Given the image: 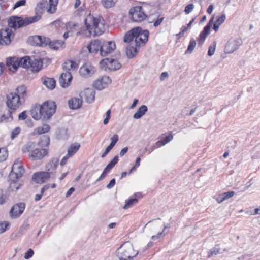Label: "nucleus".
Listing matches in <instances>:
<instances>
[{"mask_svg": "<svg viewBox=\"0 0 260 260\" xmlns=\"http://www.w3.org/2000/svg\"><path fill=\"white\" fill-rule=\"evenodd\" d=\"M147 111V107L146 105H142L134 114L133 118L135 119H138L144 115Z\"/></svg>", "mask_w": 260, "mask_h": 260, "instance_id": "c756f323", "label": "nucleus"}, {"mask_svg": "<svg viewBox=\"0 0 260 260\" xmlns=\"http://www.w3.org/2000/svg\"><path fill=\"white\" fill-rule=\"evenodd\" d=\"M111 82L109 77L103 76L96 79L93 83V87L98 90H102L106 88Z\"/></svg>", "mask_w": 260, "mask_h": 260, "instance_id": "dca6fc26", "label": "nucleus"}, {"mask_svg": "<svg viewBox=\"0 0 260 260\" xmlns=\"http://www.w3.org/2000/svg\"><path fill=\"white\" fill-rule=\"evenodd\" d=\"M118 161V157L116 156L108 164L113 167L117 163Z\"/></svg>", "mask_w": 260, "mask_h": 260, "instance_id": "13d9d810", "label": "nucleus"}, {"mask_svg": "<svg viewBox=\"0 0 260 260\" xmlns=\"http://www.w3.org/2000/svg\"><path fill=\"white\" fill-rule=\"evenodd\" d=\"M84 22L88 32H104L105 31V26L101 19L95 18L91 15H88Z\"/></svg>", "mask_w": 260, "mask_h": 260, "instance_id": "0eeeda50", "label": "nucleus"}, {"mask_svg": "<svg viewBox=\"0 0 260 260\" xmlns=\"http://www.w3.org/2000/svg\"><path fill=\"white\" fill-rule=\"evenodd\" d=\"M118 0H102V6L106 9L112 8L115 6Z\"/></svg>", "mask_w": 260, "mask_h": 260, "instance_id": "4c0bfd02", "label": "nucleus"}, {"mask_svg": "<svg viewBox=\"0 0 260 260\" xmlns=\"http://www.w3.org/2000/svg\"><path fill=\"white\" fill-rule=\"evenodd\" d=\"M111 140L112 143L116 144L118 141V136L117 134L114 135L111 138Z\"/></svg>", "mask_w": 260, "mask_h": 260, "instance_id": "0e129e2a", "label": "nucleus"}, {"mask_svg": "<svg viewBox=\"0 0 260 260\" xmlns=\"http://www.w3.org/2000/svg\"><path fill=\"white\" fill-rule=\"evenodd\" d=\"M20 132V128L16 127L11 132V138L12 139L15 138Z\"/></svg>", "mask_w": 260, "mask_h": 260, "instance_id": "3c124183", "label": "nucleus"}, {"mask_svg": "<svg viewBox=\"0 0 260 260\" xmlns=\"http://www.w3.org/2000/svg\"><path fill=\"white\" fill-rule=\"evenodd\" d=\"M23 153H28V157L31 161L42 159L47 155V152L45 149L36 148L34 142H28L22 148Z\"/></svg>", "mask_w": 260, "mask_h": 260, "instance_id": "20e7f679", "label": "nucleus"}, {"mask_svg": "<svg viewBox=\"0 0 260 260\" xmlns=\"http://www.w3.org/2000/svg\"><path fill=\"white\" fill-rule=\"evenodd\" d=\"M25 208V204L24 203H19L15 204L10 211V216L13 219L18 218L24 212Z\"/></svg>", "mask_w": 260, "mask_h": 260, "instance_id": "4468645a", "label": "nucleus"}, {"mask_svg": "<svg viewBox=\"0 0 260 260\" xmlns=\"http://www.w3.org/2000/svg\"><path fill=\"white\" fill-rule=\"evenodd\" d=\"M82 100L80 98H73L69 100L68 104L71 109H78L82 105Z\"/></svg>", "mask_w": 260, "mask_h": 260, "instance_id": "393cba45", "label": "nucleus"}, {"mask_svg": "<svg viewBox=\"0 0 260 260\" xmlns=\"http://www.w3.org/2000/svg\"><path fill=\"white\" fill-rule=\"evenodd\" d=\"M34 251L31 249H29L27 252L25 254L24 258L26 259H28L34 255Z\"/></svg>", "mask_w": 260, "mask_h": 260, "instance_id": "4d7b16f0", "label": "nucleus"}, {"mask_svg": "<svg viewBox=\"0 0 260 260\" xmlns=\"http://www.w3.org/2000/svg\"><path fill=\"white\" fill-rule=\"evenodd\" d=\"M81 94L87 103H91L94 101L95 92L92 89L87 88Z\"/></svg>", "mask_w": 260, "mask_h": 260, "instance_id": "4be33fe9", "label": "nucleus"}, {"mask_svg": "<svg viewBox=\"0 0 260 260\" xmlns=\"http://www.w3.org/2000/svg\"><path fill=\"white\" fill-rule=\"evenodd\" d=\"M14 37V34H0V45L3 46L9 45Z\"/></svg>", "mask_w": 260, "mask_h": 260, "instance_id": "5701e85b", "label": "nucleus"}, {"mask_svg": "<svg viewBox=\"0 0 260 260\" xmlns=\"http://www.w3.org/2000/svg\"><path fill=\"white\" fill-rule=\"evenodd\" d=\"M115 184V179H112L109 183L107 185V188L110 189L114 186V185Z\"/></svg>", "mask_w": 260, "mask_h": 260, "instance_id": "69168bd1", "label": "nucleus"}, {"mask_svg": "<svg viewBox=\"0 0 260 260\" xmlns=\"http://www.w3.org/2000/svg\"><path fill=\"white\" fill-rule=\"evenodd\" d=\"M31 114L32 118L36 120H38L42 117V115L39 112V108H36L31 111Z\"/></svg>", "mask_w": 260, "mask_h": 260, "instance_id": "79ce46f5", "label": "nucleus"}, {"mask_svg": "<svg viewBox=\"0 0 260 260\" xmlns=\"http://www.w3.org/2000/svg\"><path fill=\"white\" fill-rule=\"evenodd\" d=\"M112 149L110 148L109 147H107L105 151V152L102 154L101 155V157L102 158H104L105 157L107 154L110 152V151Z\"/></svg>", "mask_w": 260, "mask_h": 260, "instance_id": "774afa93", "label": "nucleus"}, {"mask_svg": "<svg viewBox=\"0 0 260 260\" xmlns=\"http://www.w3.org/2000/svg\"><path fill=\"white\" fill-rule=\"evenodd\" d=\"M56 105L54 102H45L39 107V112L44 119H48L55 113Z\"/></svg>", "mask_w": 260, "mask_h": 260, "instance_id": "1a4fd4ad", "label": "nucleus"}, {"mask_svg": "<svg viewBox=\"0 0 260 260\" xmlns=\"http://www.w3.org/2000/svg\"><path fill=\"white\" fill-rule=\"evenodd\" d=\"M8 157V152L5 148H0V162L6 159Z\"/></svg>", "mask_w": 260, "mask_h": 260, "instance_id": "a18cd8bd", "label": "nucleus"}, {"mask_svg": "<svg viewBox=\"0 0 260 260\" xmlns=\"http://www.w3.org/2000/svg\"><path fill=\"white\" fill-rule=\"evenodd\" d=\"M100 67L105 71H115L119 69L121 65L119 61L113 58H106L100 62Z\"/></svg>", "mask_w": 260, "mask_h": 260, "instance_id": "9d476101", "label": "nucleus"}, {"mask_svg": "<svg viewBox=\"0 0 260 260\" xmlns=\"http://www.w3.org/2000/svg\"><path fill=\"white\" fill-rule=\"evenodd\" d=\"M113 168V167L110 166V165L108 164L107 166L104 169L103 173L101 175V176L99 177L96 181H99L102 179H103L106 176V175L110 171V170Z\"/></svg>", "mask_w": 260, "mask_h": 260, "instance_id": "37998d69", "label": "nucleus"}, {"mask_svg": "<svg viewBox=\"0 0 260 260\" xmlns=\"http://www.w3.org/2000/svg\"><path fill=\"white\" fill-rule=\"evenodd\" d=\"M80 147V145L78 143L71 144L68 150L67 154L68 156H73L78 151Z\"/></svg>", "mask_w": 260, "mask_h": 260, "instance_id": "473e14b6", "label": "nucleus"}, {"mask_svg": "<svg viewBox=\"0 0 260 260\" xmlns=\"http://www.w3.org/2000/svg\"><path fill=\"white\" fill-rule=\"evenodd\" d=\"M58 4L57 0H49L48 2L46 0H42L38 3L35 8L36 15L41 18V14L46 10L49 14H53L56 12V6Z\"/></svg>", "mask_w": 260, "mask_h": 260, "instance_id": "423d86ee", "label": "nucleus"}, {"mask_svg": "<svg viewBox=\"0 0 260 260\" xmlns=\"http://www.w3.org/2000/svg\"><path fill=\"white\" fill-rule=\"evenodd\" d=\"M151 245L152 243H149L147 246L140 248L139 250H135L133 245L129 242H126L117 249V256L119 260H133L138 255L139 252L145 251Z\"/></svg>", "mask_w": 260, "mask_h": 260, "instance_id": "f03ea898", "label": "nucleus"}, {"mask_svg": "<svg viewBox=\"0 0 260 260\" xmlns=\"http://www.w3.org/2000/svg\"><path fill=\"white\" fill-rule=\"evenodd\" d=\"M193 9L194 5L193 4H189L185 7L184 11L186 14H188L193 10Z\"/></svg>", "mask_w": 260, "mask_h": 260, "instance_id": "5fc2aeb1", "label": "nucleus"}, {"mask_svg": "<svg viewBox=\"0 0 260 260\" xmlns=\"http://www.w3.org/2000/svg\"><path fill=\"white\" fill-rule=\"evenodd\" d=\"M16 94L20 98V99H23L27 96V89L24 85H21L18 87L16 89Z\"/></svg>", "mask_w": 260, "mask_h": 260, "instance_id": "2f4dec72", "label": "nucleus"}, {"mask_svg": "<svg viewBox=\"0 0 260 260\" xmlns=\"http://www.w3.org/2000/svg\"><path fill=\"white\" fill-rule=\"evenodd\" d=\"M138 200L136 198H129L127 201H126L125 205L123 206V208L124 209H128L136 204Z\"/></svg>", "mask_w": 260, "mask_h": 260, "instance_id": "a19ab883", "label": "nucleus"}, {"mask_svg": "<svg viewBox=\"0 0 260 260\" xmlns=\"http://www.w3.org/2000/svg\"><path fill=\"white\" fill-rule=\"evenodd\" d=\"M101 46L99 41L94 40L91 42L87 48L90 53H96L99 49L101 51Z\"/></svg>", "mask_w": 260, "mask_h": 260, "instance_id": "bb28decb", "label": "nucleus"}, {"mask_svg": "<svg viewBox=\"0 0 260 260\" xmlns=\"http://www.w3.org/2000/svg\"><path fill=\"white\" fill-rule=\"evenodd\" d=\"M46 39L41 36L35 35L29 37L27 40V43L34 46H42L45 44Z\"/></svg>", "mask_w": 260, "mask_h": 260, "instance_id": "a211bd4d", "label": "nucleus"}, {"mask_svg": "<svg viewBox=\"0 0 260 260\" xmlns=\"http://www.w3.org/2000/svg\"><path fill=\"white\" fill-rule=\"evenodd\" d=\"M173 135L171 134H170L169 135L166 136L164 139L157 142L156 144L157 146V147L164 146V145H166L167 143L170 142L173 139Z\"/></svg>", "mask_w": 260, "mask_h": 260, "instance_id": "58836bf2", "label": "nucleus"}, {"mask_svg": "<svg viewBox=\"0 0 260 260\" xmlns=\"http://www.w3.org/2000/svg\"><path fill=\"white\" fill-rule=\"evenodd\" d=\"M50 127L48 124H44L40 127H38L34 129V133L41 135L48 132Z\"/></svg>", "mask_w": 260, "mask_h": 260, "instance_id": "c9c22d12", "label": "nucleus"}, {"mask_svg": "<svg viewBox=\"0 0 260 260\" xmlns=\"http://www.w3.org/2000/svg\"><path fill=\"white\" fill-rule=\"evenodd\" d=\"M222 194L224 196V198L225 200H228V199L232 197L235 194V192L233 191H228L222 193Z\"/></svg>", "mask_w": 260, "mask_h": 260, "instance_id": "6e6d98bb", "label": "nucleus"}, {"mask_svg": "<svg viewBox=\"0 0 260 260\" xmlns=\"http://www.w3.org/2000/svg\"><path fill=\"white\" fill-rule=\"evenodd\" d=\"M6 64L9 70L14 72L19 66V58L16 57H9L7 59Z\"/></svg>", "mask_w": 260, "mask_h": 260, "instance_id": "412c9836", "label": "nucleus"}, {"mask_svg": "<svg viewBox=\"0 0 260 260\" xmlns=\"http://www.w3.org/2000/svg\"><path fill=\"white\" fill-rule=\"evenodd\" d=\"M10 224L8 221L0 222V234L5 232L10 227Z\"/></svg>", "mask_w": 260, "mask_h": 260, "instance_id": "c03bdc74", "label": "nucleus"}, {"mask_svg": "<svg viewBox=\"0 0 260 260\" xmlns=\"http://www.w3.org/2000/svg\"><path fill=\"white\" fill-rule=\"evenodd\" d=\"M7 106L11 109L16 110L22 104L19 96L16 93H9L7 96Z\"/></svg>", "mask_w": 260, "mask_h": 260, "instance_id": "9b49d317", "label": "nucleus"}, {"mask_svg": "<svg viewBox=\"0 0 260 260\" xmlns=\"http://www.w3.org/2000/svg\"><path fill=\"white\" fill-rule=\"evenodd\" d=\"M220 251V248H219V247L218 246H216L215 247H214L213 248H212V249H211V250L209 251V252L208 253V257H210L213 254L216 255V254L219 253Z\"/></svg>", "mask_w": 260, "mask_h": 260, "instance_id": "09e8293b", "label": "nucleus"}, {"mask_svg": "<svg viewBox=\"0 0 260 260\" xmlns=\"http://www.w3.org/2000/svg\"><path fill=\"white\" fill-rule=\"evenodd\" d=\"M42 66V61L40 59H32L30 67L32 68L33 71L38 72L41 69Z\"/></svg>", "mask_w": 260, "mask_h": 260, "instance_id": "7c9ffc66", "label": "nucleus"}, {"mask_svg": "<svg viewBox=\"0 0 260 260\" xmlns=\"http://www.w3.org/2000/svg\"><path fill=\"white\" fill-rule=\"evenodd\" d=\"M49 47L54 50H59L64 48L65 45L63 41L55 40L50 42L49 44Z\"/></svg>", "mask_w": 260, "mask_h": 260, "instance_id": "c85d7f7f", "label": "nucleus"}, {"mask_svg": "<svg viewBox=\"0 0 260 260\" xmlns=\"http://www.w3.org/2000/svg\"><path fill=\"white\" fill-rule=\"evenodd\" d=\"M27 115H26V111H23L21 112L19 115H18V119L19 120H24L26 118Z\"/></svg>", "mask_w": 260, "mask_h": 260, "instance_id": "680f3d73", "label": "nucleus"}, {"mask_svg": "<svg viewBox=\"0 0 260 260\" xmlns=\"http://www.w3.org/2000/svg\"><path fill=\"white\" fill-rule=\"evenodd\" d=\"M127 32H142V29L140 27H136L132 28L129 30Z\"/></svg>", "mask_w": 260, "mask_h": 260, "instance_id": "e2e57ef3", "label": "nucleus"}, {"mask_svg": "<svg viewBox=\"0 0 260 260\" xmlns=\"http://www.w3.org/2000/svg\"><path fill=\"white\" fill-rule=\"evenodd\" d=\"M144 228L149 229L150 235H151V239L155 240L165 235L164 232L166 226L160 221H149L145 225Z\"/></svg>", "mask_w": 260, "mask_h": 260, "instance_id": "6e6552de", "label": "nucleus"}, {"mask_svg": "<svg viewBox=\"0 0 260 260\" xmlns=\"http://www.w3.org/2000/svg\"><path fill=\"white\" fill-rule=\"evenodd\" d=\"M95 72V67L90 63L87 62L83 64L79 69L81 76L87 78L91 76Z\"/></svg>", "mask_w": 260, "mask_h": 260, "instance_id": "2eb2a0df", "label": "nucleus"}, {"mask_svg": "<svg viewBox=\"0 0 260 260\" xmlns=\"http://www.w3.org/2000/svg\"><path fill=\"white\" fill-rule=\"evenodd\" d=\"M224 200H226L224 198V196L222 194H221L218 198H216V201L218 203H221Z\"/></svg>", "mask_w": 260, "mask_h": 260, "instance_id": "338daca9", "label": "nucleus"}, {"mask_svg": "<svg viewBox=\"0 0 260 260\" xmlns=\"http://www.w3.org/2000/svg\"><path fill=\"white\" fill-rule=\"evenodd\" d=\"M42 82L48 89H53L55 88L56 82L53 78L43 77L41 79Z\"/></svg>", "mask_w": 260, "mask_h": 260, "instance_id": "cd10ccee", "label": "nucleus"}, {"mask_svg": "<svg viewBox=\"0 0 260 260\" xmlns=\"http://www.w3.org/2000/svg\"><path fill=\"white\" fill-rule=\"evenodd\" d=\"M214 23V17L210 20L208 24L204 27V29L202 32H209L211 27L213 25Z\"/></svg>", "mask_w": 260, "mask_h": 260, "instance_id": "8fccbe9b", "label": "nucleus"}, {"mask_svg": "<svg viewBox=\"0 0 260 260\" xmlns=\"http://www.w3.org/2000/svg\"><path fill=\"white\" fill-rule=\"evenodd\" d=\"M77 68V63L75 61L70 60H67L63 64L64 73L70 72L71 73L72 71L76 70Z\"/></svg>", "mask_w": 260, "mask_h": 260, "instance_id": "b1692460", "label": "nucleus"}, {"mask_svg": "<svg viewBox=\"0 0 260 260\" xmlns=\"http://www.w3.org/2000/svg\"><path fill=\"white\" fill-rule=\"evenodd\" d=\"M149 34H125L121 43L126 57L132 59L139 52V48L145 45Z\"/></svg>", "mask_w": 260, "mask_h": 260, "instance_id": "f257e3e1", "label": "nucleus"}, {"mask_svg": "<svg viewBox=\"0 0 260 260\" xmlns=\"http://www.w3.org/2000/svg\"><path fill=\"white\" fill-rule=\"evenodd\" d=\"M216 47V42L214 41L210 46L209 47L208 51V55L210 56H212L215 51Z\"/></svg>", "mask_w": 260, "mask_h": 260, "instance_id": "49530a36", "label": "nucleus"}, {"mask_svg": "<svg viewBox=\"0 0 260 260\" xmlns=\"http://www.w3.org/2000/svg\"><path fill=\"white\" fill-rule=\"evenodd\" d=\"M49 177V173L46 172H37L33 175V179L37 183H43Z\"/></svg>", "mask_w": 260, "mask_h": 260, "instance_id": "aec40b11", "label": "nucleus"}, {"mask_svg": "<svg viewBox=\"0 0 260 260\" xmlns=\"http://www.w3.org/2000/svg\"><path fill=\"white\" fill-rule=\"evenodd\" d=\"M24 173V169L23 167L22 162L19 159H17L14 162L12 171L9 174V178L10 188L13 191L18 190L20 186L18 180L22 176Z\"/></svg>", "mask_w": 260, "mask_h": 260, "instance_id": "7ed1b4c3", "label": "nucleus"}, {"mask_svg": "<svg viewBox=\"0 0 260 260\" xmlns=\"http://www.w3.org/2000/svg\"><path fill=\"white\" fill-rule=\"evenodd\" d=\"M77 26V24L74 22H70L66 24V28L68 31H75V28Z\"/></svg>", "mask_w": 260, "mask_h": 260, "instance_id": "de8ad7c7", "label": "nucleus"}, {"mask_svg": "<svg viewBox=\"0 0 260 260\" xmlns=\"http://www.w3.org/2000/svg\"><path fill=\"white\" fill-rule=\"evenodd\" d=\"M208 34H201L200 35V38L198 40V44L200 46L202 45L204 43Z\"/></svg>", "mask_w": 260, "mask_h": 260, "instance_id": "603ef678", "label": "nucleus"}, {"mask_svg": "<svg viewBox=\"0 0 260 260\" xmlns=\"http://www.w3.org/2000/svg\"><path fill=\"white\" fill-rule=\"evenodd\" d=\"M58 160L54 158L52 159L46 166L47 172L49 173V175L54 173L58 165Z\"/></svg>", "mask_w": 260, "mask_h": 260, "instance_id": "a878e982", "label": "nucleus"}, {"mask_svg": "<svg viewBox=\"0 0 260 260\" xmlns=\"http://www.w3.org/2000/svg\"><path fill=\"white\" fill-rule=\"evenodd\" d=\"M129 14L133 21L135 22L142 21L146 17L142 7L140 6H136L131 9Z\"/></svg>", "mask_w": 260, "mask_h": 260, "instance_id": "f8f14e48", "label": "nucleus"}, {"mask_svg": "<svg viewBox=\"0 0 260 260\" xmlns=\"http://www.w3.org/2000/svg\"><path fill=\"white\" fill-rule=\"evenodd\" d=\"M72 79V77L70 72H63L60 76L59 82L62 87L67 88L70 86Z\"/></svg>", "mask_w": 260, "mask_h": 260, "instance_id": "6ab92c4d", "label": "nucleus"}, {"mask_svg": "<svg viewBox=\"0 0 260 260\" xmlns=\"http://www.w3.org/2000/svg\"><path fill=\"white\" fill-rule=\"evenodd\" d=\"M169 77V74L168 72H162L159 77L160 81H164L166 78H167Z\"/></svg>", "mask_w": 260, "mask_h": 260, "instance_id": "052dcab7", "label": "nucleus"}, {"mask_svg": "<svg viewBox=\"0 0 260 260\" xmlns=\"http://www.w3.org/2000/svg\"><path fill=\"white\" fill-rule=\"evenodd\" d=\"M50 138L48 136H43L41 137L39 142H38L39 145L43 147H47L49 144Z\"/></svg>", "mask_w": 260, "mask_h": 260, "instance_id": "ea45409f", "label": "nucleus"}, {"mask_svg": "<svg viewBox=\"0 0 260 260\" xmlns=\"http://www.w3.org/2000/svg\"><path fill=\"white\" fill-rule=\"evenodd\" d=\"M39 20V16H32L22 18L21 17L12 16L8 20V25L15 29L26 26Z\"/></svg>", "mask_w": 260, "mask_h": 260, "instance_id": "39448f33", "label": "nucleus"}, {"mask_svg": "<svg viewBox=\"0 0 260 260\" xmlns=\"http://www.w3.org/2000/svg\"><path fill=\"white\" fill-rule=\"evenodd\" d=\"M71 157L70 156H68V154H67L62 159H61V161H60V165L61 166H63L64 165L66 162H67V160L70 158Z\"/></svg>", "mask_w": 260, "mask_h": 260, "instance_id": "bf43d9fd", "label": "nucleus"}, {"mask_svg": "<svg viewBox=\"0 0 260 260\" xmlns=\"http://www.w3.org/2000/svg\"><path fill=\"white\" fill-rule=\"evenodd\" d=\"M26 3V0H20L17 2L13 7V9H15L20 6H24Z\"/></svg>", "mask_w": 260, "mask_h": 260, "instance_id": "864d4df0", "label": "nucleus"}, {"mask_svg": "<svg viewBox=\"0 0 260 260\" xmlns=\"http://www.w3.org/2000/svg\"><path fill=\"white\" fill-rule=\"evenodd\" d=\"M116 48V45L113 41L104 42L101 47V55L106 56L113 52Z\"/></svg>", "mask_w": 260, "mask_h": 260, "instance_id": "f3484780", "label": "nucleus"}, {"mask_svg": "<svg viewBox=\"0 0 260 260\" xmlns=\"http://www.w3.org/2000/svg\"><path fill=\"white\" fill-rule=\"evenodd\" d=\"M196 46V41L193 38H191L190 40L187 49L185 51V55L190 54L192 53L195 47Z\"/></svg>", "mask_w": 260, "mask_h": 260, "instance_id": "e433bc0d", "label": "nucleus"}, {"mask_svg": "<svg viewBox=\"0 0 260 260\" xmlns=\"http://www.w3.org/2000/svg\"><path fill=\"white\" fill-rule=\"evenodd\" d=\"M243 43L240 38H231L228 42L224 48L225 53H232L236 50Z\"/></svg>", "mask_w": 260, "mask_h": 260, "instance_id": "ddd939ff", "label": "nucleus"}, {"mask_svg": "<svg viewBox=\"0 0 260 260\" xmlns=\"http://www.w3.org/2000/svg\"><path fill=\"white\" fill-rule=\"evenodd\" d=\"M32 59L30 57L26 56L19 59V64L23 68H27L30 67Z\"/></svg>", "mask_w": 260, "mask_h": 260, "instance_id": "72a5a7b5", "label": "nucleus"}, {"mask_svg": "<svg viewBox=\"0 0 260 260\" xmlns=\"http://www.w3.org/2000/svg\"><path fill=\"white\" fill-rule=\"evenodd\" d=\"M226 18L225 15L224 14L221 15L219 17L215 22L213 23V30L215 31H217L220 25H221L225 21Z\"/></svg>", "mask_w": 260, "mask_h": 260, "instance_id": "f704fd0d", "label": "nucleus"}]
</instances>
